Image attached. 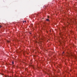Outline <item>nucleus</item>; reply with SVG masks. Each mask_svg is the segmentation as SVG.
I'll list each match as a JSON object with an SVG mask.
<instances>
[{
    "label": "nucleus",
    "instance_id": "f03ea898",
    "mask_svg": "<svg viewBox=\"0 0 77 77\" xmlns=\"http://www.w3.org/2000/svg\"><path fill=\"white\" fill-rule=\"evenodd\" d=\"M14 62H12V64H14Z\"/></svg>",
    "mask_w": 77,
    "mask_h": 77
},
{
    "label": "nucleus",
    "instance_id": "39448f33",
    "mask_svg": "<svg viewBox=\"0 0 77 77\" xmlns=\"http://www.w3.org/2000/svg\"><path fill=\"white\" fill-rule=\"evenodd\" d=\"M24 22H25V23H26V21L25 20V21H24Z\"/></svg>",
    "mask_w": 77,
    "mask_h": 77
},
{
    "label": "nucleus",
    "instance_id": "20e7f679",
    "mask_svg": "<svg viewBox=\"0 0 77 77\" xmlns=\"http://www.w3.org/2000/svg\"><path fill=\"white\" fill-rule=\"evenodd\" d=\"M24 23V21H23V23Z\"/></svg>",
    "mask_w": 77,
    "mask_h": 77
},
{
    "label": "nucleus",
    "instance_id": "f257e3e1",
    "mask_svg": "<svg viewBox=\"0 0 77 77\" xmlns=\"http://www.w3.org/2000/svg\"><path fill=\"white\" fill-rule=\"evenodd\" d=\"M46 21H49V19H46Z\"/></svg>",
    "mask_w": 77,
    "mask_h": 77
},
{
    "label": "nucleus",
    "instance_id": "7ed1b4c3",
    "mask_svg": "<svg viewBox=\"0 0 77 77\" xmlns=\"http://www.w3.org/2000/svg\"><path fill=\"white\" fill-rule=\"evenodd\" d=\"M2 27V26H0V28H1Z\"/></svg>",
    "mask_w": 77,
    "mask_h": 77
},
{
    "label": "nucleus",
    "instance_id": "0eeeda50",
    "mask_svg": "<svg viewBox=\"0 0 77 77\" xmlns=\"http://www.w3.org/2000/svg\"><path fill=\"white\" fill-rule=\"evenodd\" d=\"M8 42H9V41H8Z\"/></svg>",
    "mask_w": 77,
    "mask_h": 77
},
{
    "label": "nucleus",
    "instance_id": "423d86ee",
    "mask_svg": "<svg viewBox=\"0 0 77 77\" xmlns=\"http://www.w3.org/2000/svg\"><path fill=\"white\" fill-rule=\"evenodd\" d=\"M63 53H64V52H63Z\"/></svg>",
    "mask_w": 77,
    "mask_h": 77
},
{
    "label": "nucleus",
    "instance_id": "6e6552de",
    "mask_svg": "<svg viewBox=\"0 0 77 77\" xmlns=\"http://www.w3.org/2000/svg\"><path fill=\"white\" fill-rule=\"evenodd\" d=\"M30 34H31V33H30Z\"/></svg>",
    "mask_w": 77,
    "mask_h": 77
}]
</instances>
